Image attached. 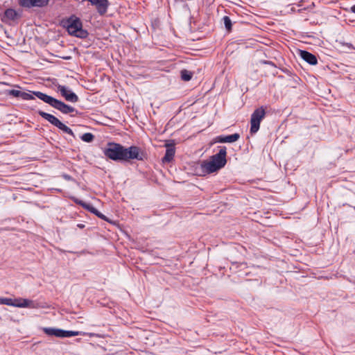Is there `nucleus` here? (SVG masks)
<instances>
[{"label":"nucleus","mask_w":355,"mask_h":355,"mask_svg":"<svg viewBox=\"0 0 355 355\" xmlns=\"http://www.w3.org/2000/svg\"><path fill=\"white\" fill-rule=\"evenodd\" d=\"M103 152L106 157L115 162H129L132 159L143 161L146 157L145 153L138 146L125 148L114 142L107 143Z\"/></svg>","instance_id":"obj_1"},{"label":"nucleus","mask_w":355,"mask_h":355,"mask_svg":"<svg viewBox=\"0 0 355 355\" xmlns=\"http://www.w3.org/2000/svg\"><path fill=\"white\" fill-rule=\"evenodd\" d=\"M33 94L39 99L42 100L44 103L49 104L53 108L60 111L63 114H67L72 113V112L76 111L73 107L67 105L64 102L59 101V100H58L51 96H49L44 93H42L39 91H36V92H33Z\"/></svg>","instance_id":"obj_2"},{"label":"nucleus","mask_w":355,"mask_h":355,"mask_svg":"<svg viewBox=\"0 0 355 355\" xmlns=\"http://www.w3.org/2000/svg\"><path fill=\"white\" fill-rule=\"evenodd\" d=\"M63 26L71 35L83 39L88 36V32L83 29L82 21L78 17L75 16H71L66 21H64Z\"/></svg>","instance_id":"obj_3"},{"label":"nucleus","mask_w":355,"mask_h":355,"mask_svg":"<svg viewBox=\"0 0 355 355\" xmlns=\"http://www.w3.org/2000/svg\"><path fill=\"white\" fill-rule=\"evenodd\" d=\"M266 110L263 107L256 109L251 115L250 119V133L255 134L259 129L260 123L265 117Z\"/></svg>","instance_id":"obj_4"},{"label":"nucleus","mask_w":355,"mask_h":355,"mask_svg":"<svg viewBox=\"0 0 355 355\" xmlns=\"http://www.w3.org/2000/svg\"><path fill=\"white\" fill-rule=\"evenodd\" d=\"M43 331L48 336H54L58 338H69L85 334V333L81 331H67L51 327H45L43 329Z\"/></svg>","instance_id":"obj_5"},{"label":"nucleus","mask_w":355,"mask_h":355,"mask_svg":"<svg viewBox=\"0 0 355 355\" xmlns=\"http://www.w3.org/2000/svg\"><path fill=\"white\" fill-rule=\"evenodd\" d=\"M219 148L218 153L212 155L210 159L214 161L218 166L223 168L227 163V148L225 146H219Z\"/></svg>","instance_id":"obj_6"},{"label":"nucleus","mask_w":355,"mask_h":355,"mask_svg":"<svg viewBox=\"0 0 355 355\" xmlns=\"http://www.w3.org/2000/svg\"><path fill=\"white\" fill-rule=\"evenodd\" d=\"M57 88L67 101L76 103L79 101L78 96L66 86L59 85Z\"/></svg>","instance_id":"obj_7"},{"label":"nucleus","mask_w":355,"mask_h":355,"mask_svg":"<svg viewBox=\"0 0 355 355\" xmlns=\"http://www.w3.org/2000/svg\"><path fill=\"white\" fill-rule=\"evenodd\" d=\"M15 307L19 308H30V309H38L40 307V304L37 302L24 299V298H15L14 300Z\"/></svg>","instance_id":"obj_8"},{"label":"nucleus","mask_w":355,"mask_h":355,"mask_svg":"<svg viewBox=\"0 0 355 355\" xmlns=\"http://www.w3.org/2000/svg\"><path fill=\"white\" fill-rule=\"evenodd\" d=\"M50 0H18L20 6L25 8H42L48 5Z\"/></svg>","instance_id":"obj_9"},{"label":"nucleus","mask_w":355,"mask_h":355,"mask_svg":"<svg viewBox=\"0 0 355 355\" xmlns=\"http://www.w3.org/2000/svg\"><path fill=\"white\" fill-rule=\"evenodd\" d=\"M240 135L239 133L230 135H219L214 139L212 143H233L238 141Z\"/></svg>","instance_id":"obj_10"},{"label":"nucleus","mask_w":355,"mask_h":355,"mask_svg":"<svg viewBox=\"0 0 355 355\" xmlns=\"http://www.w3.org/2000/svg\"><path fill=\"white\" fill-rule=\"evenodd\" d=\"M21 17V13L12 8H8L5 10L3 21L7 22L8 21H15Z\"/></svg>","instance_id":"obj_11"},{"label":"nucleus","mask_w":355,"mask_h":355,"mask_svg":"<svg viewBox=\"0 0 355 355\" xmlns=\"http://www.w3.org/2000/svg\"><path fill=\"white\" fill-rule=\"evenodd\" d=\"M201 166L203 171L208 173L216 172L221 168L211 159L209 161H204Z\"/></svg>","instance_id":"obj_12"},{"label":"nucleus","mask_w":355,"mask_h":355,"mask_svg":"<svg viewBox=\"0 0 355 355\" xmlns=\"http://www.w3.org/2000/svg\"><path fill=\"white\" fill-rule=\"evenodd\" d=\"M75 202L81 205L83 208H85V209L88 210L89 211H90L91 213H93L96 216H97L98 217H99L100 218H102V219H104L105 220V216L101 214L99 211H98L94 206H92V205L90 204H88V203H86L82 200H76Z\"/></svg>","instance_id":"obj_13"},{"label":"nucleus","mask_w":355,"mask_h":355,"mask_svg":"<svg viewBox=\"0 0 355 355\" xmlns=\"http://www.w3.org/2000/svg\"><path fill=\"white\" fill-rule=\"evenodd\" d=\"M300 55L304 61H306V62L311 65H315L318 62V60L315 55L306 51L301 50L300 51Z\"/></svg>","instance_id":"obj_14"},{"label":"nucleus","mask_w":355,"mask_h":355,"mask_svg":"<svg viewBox=\"0 0 355 355\" xmlns=\"http://www.w3.org/2000/svg\"><path fill=\"white\" fill-rule=\"evenodd\" d=\"M175 153V147L173 144H167L166 153L162 158L163 163H169L174 157Z\"/></svg>","instance_id":"obj_15"},{"label":"nucleus","mask_w":355,"mask_h":355,"mask_svg":"<svg viewBox=\"0 0 355 355\" xmlns=\"http://www.w3.org/2000/svg\"><path fill=\"white\" fill-rule=\"evenodd\" d=\"M38 114L40 116H42L43 119H46V121H48L49 123H51L52 125H53L55 126L57 125V123L60 121L55 116H53L51 114L46 113L45 112H43V111H39Z\"/></svg>","instance_id":"obj_16"},{"label":"nucleus","mask_w":355,"mask_h":355,"mask_svg":"<svg viewBox=\"0 0 355 355\" xmlns=\"http://www.w3.org/2000/svg\"><path fill=\"white\" fill-rule=\"evenodd\" d=\"M55 127H57L58 128H59L60 130L63 131L64 132L67 133V134L74 137V134H73L72 130L70 128H69L68 126H67L66 125H64L63 123H62L60 121H58V123H57Z\"/></svg>","instance_id":"obj_17"},{"label":"nucleus","mask_w":355,"mask_h":355,"mask_svg":"<svg viewBox=\"0 0 355 355\" xmlns=\"http://www.w3.org/2000/svg\"><path fill=\"white\" fill-rule=\"evenodd\" d=\"M180 73L182 80L184 81H189L193 76V73L187 69L182 70Z\"/></svg>","instance_id":"obj_18"},{"label":"nucleus","mask_w":355,"mask_h":355,"mask_svg":"<svg viewBox=\"0 0 355 355\" xmlns=\"http://www.w3.org/2000/svg\"><path fill=\"white\" fill-rule=\"evenodd\" d=\"M33 92H26L21 91V94L20 98H21L23 100L34 99L33 95L34 96H35V95L33 94Z\"/></svg>","instance_id":"obj_19"},{"label":"nucleus","mask_w":355,"mask_h":355,"mask_svg":"<svg viewBox=\"0 0 355 355\" xmlns=\"http://www.w3.org/2000/svg\"><path fill=\"white\" fill-rule=\"evenodd\" d=\"M80 138L83 141L90 143L94 140V136L93 134H92L90 132H87V133L83 134L80 137Z\"/></svg>","instance_id":"obj_20"},{"label":"nucleus","mask_w":355,"mask_h":355,"mask_svg":"<svg viewBox=\"0 0 355 355\" xmlns=\"http://www.w3.org/2000/svg\"><path fill=\"white\" fill-rule=\"evenodd\" d=\"M0 304H6L8 306H14V300L7 297H0Z\"/></svg>","instance_id":"obj_21"},{"label":"nucleus","mask_w":355,"mask_h":355,"mask_svg":"<svg viewBox=\"0 0 355 355\" xmlns=\"http://www.w3.org/2000/svg\"><path fill=\"white\" fill-rule=\"evenodd\" d=\"M223 20L225 28L227 31H230L232 29V21H231L230 18L228 16H224L223 18Z\"/></svg>","instance_id":"obj_22"},{"label":"nucleus","mask_w":355,"mask_h":355,"mask_svg":"<svg viewBox=\"0 0 355 355\" xmlns=\"http://www.w3.org/2000/svg\"><path fill=\"white\" fill-rule=\"evenodd\" d=\"M8 94L15 97L20 98L21 94V91L17 90V89H11L8 92Z\"/></svg>","instance_id":"obj_23"},{"label":"nucleus","mask_w":355,"mask_h":355,"mask_svg":"<svg viewBox=\"0 0 355 355\" xmlns=\"http://www.w3.org/2000/svg\"><path fill=\"white\" fill-rule=\"evenodd\" d=\"M343 46H347L349 49H355V47L351 43H343Z\"/></svg>","instance_id":"obj_24"},{"label":"nucleus","mask_w":355,"mask_h":355,"mask_svg":"<svg viewBox=\"0 0 355 355\" xmlns=\"http://www.w3.org/2000/svg\"><path fill=\"white\" fill-rule=\"evenodd\" d=\"M77 227H79L80 229H83L85 227V225L80 223L77 225Z\"/></svg>","instance_id":"obj_25"},{"label":"nucleus","mask_w":355,"mask_h":355,"mask_svg":"<svg viewBox=\"0 0 355 355\" xmlns=\"http://www.w3.org/2000/svg\"><path fill=\"white\" fill-rule=\"evenodd\" d=\"M350 10L353 13H355V4L351 7Z\"/></svg>","instance_id":"obj_26"},{"label":"nucleus","mask_w":355,"mask_h":355,"mask_svg":"<svg viewBox=\"0 0 355 355\" xmlns=\"http://www.w3.org/2000/svg\"><path fill=\"white\" fill-rule=\"evenodd\" d=\"M64 178L66 179V180H71V176L69 175H64Z\"/></svg>","instance_id":"obj_27"},{"label":"nucleus","mask_w":355,"mask_h":355,"mask_svg":"<svg viewBox=\"0 0 355 355\" xmlns=\"http://www.w3.org/2000/svg\"><path fill=\"white\" fill-rule=\"evenodd\" d=\"M265 63L268 64H273L271 61H266Z\"/></svg>","instance_id":"obj_28"}]
</instances>
